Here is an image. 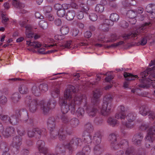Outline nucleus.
<instances>
[{
	"label": "nucleus",
	"mask_w": 155,
	"mask_h": 155,
	"mask_svg": "<svg viewBox=\"0 0 155 155\" xmlns=\"http://www.w3.org/2000/svg\"><path fill=\"white\" fill-rule=\"evenodd\" d=\"M59 103L61 107V111L63 114L67 113L69 110L74 114L75 112L76 105L82 104L84 106L87 105V97L81 94L76 95L74 98L71 97L70 100H65L63 97L59 98Z\"/></svg>",
	"instance_id": "obj_1"
},
{
	"label": "nucleus",
	"mask_w": 155,
	"mask_h": 155,
	"mask_svg": "<svg viewBox=\"0 0 155 155\" xmlns=\"http://www.w3.org/2000/svg\"><path fill=\"white\" fill-rule=\"evenodd\" d=\"M149 65L150 66H153L152 68L147 69L140 74V75L142 78L140 80L142 83L139 85V87H140L147 88L149 87V85L151 80L150 78H146L145 77L149 74L150 71L155 69V61H151V62L149 64Z\"/></svg>",
	"instance_id": "obj_2"
},
{
	"label": "nucleus",
	"mask_w": 155,
	"mask_h": 155,
	"mask_svg": "<svg viewBox=\"0 0 155 155\" xmlns=\"http://www.w3.org/2000/svg\"><path fill=\"white\" fill-rule=\"evenodd\" d=\"M113 99V97L110 94H107L104 96L101 110V113L102 115L107 116L110 114L111 112V102Z\"/></svg>",
	"instance_id": "obj_3"
},
{
	"label": "nucleus",
	"mask_w": 155,
	"mask_h": 155,
	"mask_svg": "<svg viewBox=\"0 0 155 155\" xmlns=\"http://www.w3.org/2000/svg\"><path fill=\"white\" fill-rule=\"evenodd\" d=\"M151 25L150 22H145L138 28L135 31L124 34L122 35V37L125 41L129 39L131 40L137 36L140 33L145 31L146 29L150 27Z\"/></svg>",
	"instance_id": "obj_4"
},
{
	"label": "nucleus",
	"mask_w": 155,
	"mask_h": 155,
	"mask_svg": "<svg viewBox=\"0 0 155 155\" xmlns=\"http://www.w3.org/2000/svg\"><path fill=\"white\" fill-rule=\"evenodd\" d=\"M56 104V101L53 98L50 99L47 103L45 102L43 100L39 102L40 109L44 114L48 113L50 109L54 108Z\"/></svg>",
	"instance_id": "obj_5"
},
{
	"label": "nucleus",
	"mask_w": 155,
	"mask_h": 155,
	"mask_svg": "<svg viewBox=\"0 0 155 155\" xmlns=\"http://www.w3.org/2000/svg\"><path fill=\"white\" fill-rule=\"evenodd\" d=\"M22 143V137L19 136H17L13 138L12 143L11 145L12 152L15 154L18 153L20 146Z\"/></svg>",
	"instance_id": "obj_6"
},
{
	"label": "nucleus",
	"mask_w": 155,
	"mask_h": 155,
	"mask_svg": "<svg viewBox=\"0 0 155 155\" xmlns=\"http://www.w3.org/2000/svg\"><path fill=\"white\" fill-rule=\"evenodd\" d=\"M25 102L29 107L30 110L32 113L35 112L37 109L38 105L40 106L39 103H38L37 100L32 99L30 96H27L25 97Z\"/></svg>",
	"instance_id": "obj_7"
},
{
	"label": "nucleus",
	"mask_w": 155,
	"mask_h": 155,
	"mask_svg": "<svg viewBox=\"0 0 155 155\" xmlns=\"http://www.w3.org/2000/svg\"><path fill=\"white\" fill-rule=\"evenodd\" d=\"M82 144V142L80 138L74 137L71 140L69 143L66 144L65 147L68 148L70 152H72L74 150V147L80 146Z\"/></svg>",
	"instance_id": "obj_8"
},
{
	"label": "nucleus",
	"mask_w": 155,
	"mask_h": 155,
	"mask_svg": "<svg viewBox=\"0 0 155 155\" xmlns=\"http://www.w3.org/2000/svg\"><path fill=\"white\" fill-rule=\"evenodd\" d=\"M79 124V121L76 118H73L70 119L68 124L65 126V130L68 134L70 135L72 131L73 128L76 127Z\"/></svg>",
	"instance_id": "obj_9"
},
{
	"label": "nucleus",
	"mask_w": 155,
	"mask_h": 155,
	"mask_svg": "<svg viewBox=\"0 0 155 155\" xmlns=\"http://www.w3.org/2000/svg\"><path fill=\"white\" fill-rule=\"evenodd\" d=\"M46 133V130L45 128H35L31 131H28V134L29 137H35L37 139H40L41 135H45Z\"/></svg>",
	"instance_id": "obj_10"
},
{
	"label": "nucleus",
	"mask_w": 155,
	"mask_h": 155,
	"mask_svg": "<svg viewBox=\"0 0 155 155\" xmlns=\"http://www.w3.org/2000/svg\"><path fill=\"white\" fill-rule=\"evenodd\" d=\"M119 144L120 147L126 149L125 155H135V149L133 147H129L128 142L126 140H121Z\"/></svg>",
	"instance_id": "obj_11"
},
{
	"label": "nucleus",
	"mask_w": 155,
	"mask_h": 155,
	"mask_svg": "<svg viewBox=\"0 0 155 155\" xmlns=\"http://www.w3.org/2000/svg\"><path fill=\"white\" fill-rule=\"evenodd\" d=\"M139 113L143 116H145L149 114V117L151 120H153L155 117L154 113L153 111H151L147 105H143L140 107Z\"/></svg>",
	"instance_id": "obj_12"
},
{
	"label": "nucleus",
	"mask_w": 155,
	"mask_h": 155,
	"mask_svg": "<svg viewBox=\"0 0 155 155\" xmlns=\"http://www.w3.org/2000/svg\"><path fill=\"white\" fill-rule=\"evenodd\" d=\"M76 91V89L72 85H69L68 88L64 91L63 98L65 100H70L72 96L71 92L75 93Z\"/></svg>",
	"instance_id": "obj_13"
},
{
	"label": "nucleus",
	"mask_w": 155,
	"mask_h": 155,
	"mask_svg": "<svg viewBox=\"0 0 155 155\" xmlns=\"http://www.w3.org/2000/svg\"><path fill=\"white\" fill-rule=\"evenodd\" d=\"M33 36L35 41H32L31 40H29V41L27 40L26 44L28 46H33L34 48H38L41 47V44L38 41H36L35 40L39 38L40 36L37 35H35Z\"/></svg>",
	"instance_id": "obj_14"
},
{
	"label": "nucleus",
	"mask_w": 155,
	"mask_h": 155,
	"mask_svg": "<svg viewBox=\"0 0 155 155\" xmlns=\"http://www.w3.org/2000/svg\"><path fill=\"white\" fill-rule=\"evenodd\" d=\"M143 137V134L140 132L136 134L132 139L133 143L136 145H140Z\"/></svg>",
	"instance_id": "obj_15"
},
{
	"label": "nucleus",
	"mask_w": 155,
	"mask_h": 155,
	"mask_svg": "<svg viewBox=\"0 0 155 155\" xmlns=\"http://www.w3.org/2000/svg\"><path fill=\"white\" fill-rule=\"evenodd\" d=\"M36 145L38 150L41 152L42 153H45L48 150V148L45 146V142L42 140H38L37 141Z\"/></svg>",
	"instance_id": "obj_16"
},
{
	"label": "nucleus",
	"mask_w": 155,
	"mask_h": 155,
	"mask_svg": "<svg viewBox=\"0 0 155 155\" xmlns=\"http://www.w3.org/2000/svg\"><path fill=\"white\" fill-rule=\"evenodd\" d=\"M118 110L119 112L116 114L115 118L124 120L126 118V115L124 113L125 110L124 107L123 106H120L118 107Z\"/></svg>",
	"instance_id": "obj_17"
},
{
	"label": "nucleus",
	"mask_w": 155,
	"mask_h": 155,
	"mask_svg": "<svg viewBox=\"0 0 155 155\" xmlns=\"http://www.w3.org/2000/svg\"><path fill=\"white\" fill-rule=\"evenodd\" d=\"M93 95L92 101L94 105H97L98 102V99L102 94L101 90L100 89H97L93 91Z\"/></svg>",
	"instance_id": "obj_18"
},
{
	"label": "nucleus",
	"mask_w": 155,
	"mask_h": 155,
	"mask_svg": "<svg viewBox=\"0 0 155 155\" xmlns=\"http://www.w3.org/2000/svg\"><path fill=\"white\" fill-rule=\"evenodd\" d=\"M15 114L18 118L21 117L24 120L28 118V112L25 109L17 110L15 111Z\"/></svg>",
	"instance_id": "obj_19"
},
{
	"label": "nucleus",
	"mask_w": 155,
	"mask_h": 155,
	"mask_svg": "<svg viewBox=\"0 0 155 155\" xmlns=\"http://www.w3.org/2000/svg\"><path fill=\"white\" fill-rule=\"evenodd\" d=\"M147 12L149 13V15L152 18H155V5L150 4L147 5L146 8Z\"/></svg>",
	"instance_id": "obj_20"
},
{
	"label": "nucleus",
	"mask_w": 155,
	"mask_h": 155,
	"mask_svg": "<svg viewBox=\"0 0 155 155\" xmlns=\"http://www.w3.org/2000/svg\"><path fill=\"white\" fill-rule=\"evenodd\" d=\"M15 129L13 127H8L2 133L3 135L5 137H8L11 136H13L15 134Z\"/></svg>",
	"instance_id": "obj_21"
},
{
	"label": "nucleus",
	"mask_w": 155,
	"mask_h": 155,
	"mask_svg": "<svg viewBox=\"0 0 155 155\" xmlns=\"http://www.w3.org/2000/svg\"><path fill=\"white\" fill-rule=\"evenodd\" d=\"M86 112L90 117H94L97 112V109L95 107L93 106H88L86 109Z\"/></svg>",
	"instance_id": "obj_22"
},
{
	"label": "nucleus",
	"mask_w": 155,
	"mask_h": 155,
	"mask_svg": "<svg viewBox=\"0 0 155 155\" xmlns=\"http://www.w3.org/2000/svg\"><path fill=\"white\" fill-rule=\"evenodd\" d=\"M66 144L64 145L62 143H58L56 146L55 148V150L56 153L58 154H61L64 155L65 152V149H68L66 147Z\"/></svg>",
	"instance_id": "obj_23"
},
{
	"label": "nucleus",
	"mask_w": 155,
	"mask_h": 155,
	"mask_svg": "<svg viewBox=\"0 0 155 155\" xmlns=\"http://www.w3.org/2000/svg\"><path fill=\"white\" fill-rule=\"evenodd\" d=\"M56 120L54 117H50L48 119L47 122L48 129H54L56 127Z\"/></svg>",
	"instance_id": "obj_24"
},
{
	"label": "nucleus",
	"mask_w": 155,
	"mask_h": 155,
	"mask_svg": "<svg viewBox=\"0 0 155 155\" xmlns=\"http://www.w3.org/2000/svg\"><path fill=\"white\" fill-rule=\"evenodd\" d=\"M103 75L106 76L108 75V76L105 78V81L107 82H109L114 78L113 76L111 74L110 72H107L105 74H104L103 73H100L97 74V78L96 79L97 80V81H99L100 80L101 78V75Z\"/></svg>",
	"instance_id": "obj_25"
},
{
	"label": "nucleus",
	"mask_w": 155,
	"mask_h": 155,
	"mask_svg": "<svg viewBox=\"0 0 155 155\" xmlns=\"http://www.w3.org/2000/svg\"><path fill=\"white\" fill-rule=\"evenodd\" d=\"M102 136L100 131L96 132L93 136V140L95 142L96 144H100L101 142Z\"/></svg>",
	"instance_id": "obj_26"
},
{
	"label": "nucleus",
	"mask_w": 155,
	"mask_h": 155,
	"mask_svg": "<svg viewBox=\"0 0 155 155\" xmlns=\"http://www.w3.org/2000/svg\"><path fill=\"white\" fill-rule=\"evenodd\" d=\"M93 151L95 155H100L103 153V150L100 144H96L94 148Z\"/></svg>",
	"instance_id": "obj_27"
},
{
	"label": "nucleus",
	"mask_w": 155,
	"mask_h": 155,
	"mask_svg": "<svg viewBox=\"0 0 155 155\" xmlns=\"http://www.w3.org/2000/svg\"><path fill=\"white\" fill-rule=\"evenodd\" d=\"M21 97L19 93L18 92L14 93L11 96V97L12 102L16 104L18 103L21 99Z\"/></svg>",
	"instance_id": "obj_28"
},
{
	"label": "nucleus",
	"mask_w": 155,
	"mask_h": 155,
	"mask_svg": "<svg viewBox=\"0 0 155 155\" xmlns=\"http://www.w3.org/2000/svg\"><path fill=\"white\" fill-rule=\"evenodd\" d=\"M67 133L65 130V128H63V127H61L59 130V138L60 140H64L66 138V135L65 134Z\"/></svg>",
	"instance_id": "obj_29"
},
{
	"label": "nucleus",
	"mask_w": 155,
	"mask_h": 155,
	"mask_svg": "<svg viewBox=\"0 0 155 155\" xmlns=\"http://www.w3.org/2000/svg\"><path fill=\"white\" fill-rule=\"evenodd\" d=\"M76 15L75 11L74 10H69L66 13V17L68 21L72 20Z\"/></svg>",
	"instance_id": "obj_30"
},
{
	"label": "nucleus",
	"mask_w": 155,
	"mask_h": 155,
	"mask_svg": "<svg viewBox=\"0 0 155 155\" xmlns=\"http://www.w3.org/2000/svg\"><path fill=\"white\" fill-rule=\"evenodd\" d=\"M84 141L88 144H90L92 142V137L89 133H84L82 136Z\"/></svg>",
	"instance_id": "obj_31"
},
{
	"label": "nucleus",
	"mask_w": 155,
	"mask_h": 155,
	"mask_svg": "<svg viewBox=\"0 0 155 155\" xmlns=\"http://www.w3.org/2000/svg\"><path fill=\"white\" fill-rule=\"evenodd\" d=\"M124 77L127 81H130L134 80L137 77V75H134L131 73L124 72L123 74Z\"/></svg>",
	"instance_id": "obj_32"
},
{
	"label": "nucleus",
	"mask_w": 155,
	"mask_h": 155,
	"mask_svg": "<svg viewBox=\"0 0 155 155\" xmlns=\"http://www.w3.org/2000/svg\"><path fill=\"white\" fill-rule=\"evenodd\" d=\"M136 115L134 113L130 112L126 116L128 121L133 122L136 119Z\"/></svg>",
	"instance_id": "obj_33"
},
{
	"label": "nucleus",
	"mask_w": 155,
	"mask_h": 155,
	"mask_svg": "<svg viewBox=\"0 0 155 155\" xmlns=\"http://www.w3.org/2000/svg\"><path fill=\"white\" fill-rule=\"evenodd\" d=\"M13 5L18 9H22L25 7V5L21 2L18 0H13L12 3Z\"/></svg>",
	"instance_id": "obj_34"
},
{
	"label": "nucleus",
	"mask_w": 155,
	"mask_h": 155,
	"mask_svg": "<svg viewBox=\"0 0 155 155\" xmlns=\"http://www.w3.org/2000/svg\"><path fill=\"white\" fill-rule=\"evenodd\" d=\"M110 21L109 19H106L102 25V29L104 31H108V26H111L113 24H111L110 23Z\"/></svg>",
	"instance_id": "obj_35"
},
{
	"label": "nucleus",
	"mask_w": 155,
	"mask_h": 155,
	"mask_svg": "<svg viewBox=\"0 0 155 155\" xmlns=\"http://www.w3.org/2000/svg\"><path fill=\"white\" fill-rule=\"evenodd\" d=\"M79 2L81 3L79 6L81 11L84 12V13H87V11L89 9V8L87 5L82 2V0H80Z\"/></svg>",
	"instance_id": "obj_36"
},
{
	"label": "nucleus",
	"mask_w": 155,
	"mask_h": 155,
	"mask_svg": "<svg viewBox=\"0 0 155 155\" xmlns=\"http://www.w3.org/2000/svg\"><path fill=\"white\" fill-rule=\"evenodd\" d=\"M49 130L50 131V136L51 138L54 139L58 135L59 131L57 130L55 128L54 129Z\"/></svg>",
	"instance_id": "obj_37"
},
{
	"label": "nucleus",
	"mask_w": 155,
	"mask_h": 155,
	"mask_svg": "<svg viewBox=\"0 0 155 155\" xmlns=\"http://www.w3.org/2000/svg\"><path fill=\"white\" fill-rule=\"evenodd\" d=\"M84 110L83 108H79L74 114H75L78 117L82 118L84 115Z\"/></svg>",
	"instance_id": "obj_38"
},
{
	"label": "nucleus",
	"mask_w": 155,
	"mask_h": 155,
	"mask_svg": "<svg viewBox=\"0 0 155 155\" xmlns=\"http://www.w3.org/2000/svg\"><path fill=\"white\" fill-rule=\"evenodd\" d=\"M61 120L63 123L65 124L64 125H62L61 127L62 126L63 128H64V126L67 124H68L70 120V119L68 117L65 115H62L61 116Z\"/></svg>",
	"instance_id": "obj_39"
},
{
	"label": "nucleus",
	"mask_w": 155,
	"mask_h": 155,
	"mask_svg": "<svg viewBox=\"0 0 155 155\" xmlns=\"http://www.w3.org/2000/svg\"><path fill=\"white\" fill-rule=\"evenodd\" d=\"M32 93L35 96H38L40 94L41 91L39 86L38 87L36 85L33 86L31 88Z\"/></svg>",
	"instance_id": "obj_40"
},
{
	"label": "nucleus",
	"mask_w": 155,
	"mask_h": 155,
	"mask_svg": "<svg viewBox=\"0 0 155 155\" xmlns=\"http://www.w3.org/2000/svg\"><path fill=\"white\" fill-rule=\"evenodd\" d=\"M0 150L3 152L9 151V149L6 143L4 142H2L0 144Z\"/></svg>",
	"instance_id": "obj_41"
},
{
	"label": "nucleus",
	"mask_w": 155,
	"mask_h": 155,
	"mask_svg": "<svg viewBox=\"0 0 155 155\" xmlns=\"http://www.w3.org/2000/svg\"><path fill=\"white\" fill-rule=\"evenodd\" d=\"M117 135L115 133L110 134L108 137V140L111 144L115 143L117 141Z\"/></svg>",
	"instance_id": "obj_42"
},
{
	"label": "nucleus",
	"mask_w": 155,
	"mask_h": 155,
	"mask_svg": "<svg viewBox=\"0 0 155 155\" xmlns=\"http://www.w3.org/2000/svg\"><path fill=\"white\" fill-rule=\"evenodd\" d=\"M19 91L21 94H26L28 92V88L26 85L24 84L21 85L19 87Z\"/></svg>",
	"instance_id": "obj_43"
},
{
	"label": "nucleus",
	"mask_w": 155,
	"mask_h": 155,
	"mask_svg": "<svg viewBox=\"0 0 155 155\" xmlns=\"http://www.w3.org/2000/svg\"><path fill=\"white\" fill-rule=\"evenodd\" d=\"M119 15L116 13H113L110 15V18L111 22H117L119 19Z\"/></svg>",
	"instance_id": "obj_44"
},
{
	"label": "nucleus",
	"mask_w": 155,
	"mask_h": 155,
	"mask_svg": "<svg viewBox=\"0 0 155 155\" xmlns=\"http://www.w3.org/2000/svg\"><path fill=\"white\" fill-rule=\"evenodd\" d=\"M0 119L3 123L8 124L9 122L10 117L7 115L2 114L0 116Z\"/></svg>",
	"instance_id": "obj_45"
},
{
	"label": "nucleus",
	"mask_w": 155,
	"mask_h": 155,
	"mask_svg": "<svg viewBox=\"0 0 155 155\" xmlns=\"http://www.w3.org/2000/svg\"><path fill=\"white\" fill-rule=\"evenodd\" d=\"M108 5L111 8L114 10H117L119 8L118 5L116 2L115 0L112 2H109Z\"/></svg>",
	"instance_id": "obj_46"
},
{
	"label": "nucleus",
	"mask_w": 155,
	"mask_h": 155,
	"mask_svg": "<svg viewBox=\"0 0 155 155\" xmlns=\"http://www.w3.org/2000/svg\"><path fill=\"white\" fill-rule=\"evenodd\" d=\"M127 16L130 18H135L137 16V13L134 10H129L127 12Z\"/></svg>",
	"instance_id": "obj_47"
},
{
	"label": "nucleus",
	"mask_w": 155,
	"mask_h": 155,
	"mask_svg": "<svg viewBox=\"0 0 155 155\" xmlns=\"http://www.w3.org/2000/svg\"><path fill=\"white\" fill-rule=\"evenodd\" d=\"M18 123V121L16 117L14 115H12L10 117L9 122L13 125L17 124Z\"/></svg>",
	"instance_id": "obj_48"
},
{
	"label": "nucleus",
	"mask_w": 155,
	"mask_h": 155,
	"mask_svg": "<svg viewBox=\"0 0 155 155\" xmlns=\"http://www.w3.org/2000/svg\"><path fill=\"white\" fill-rule=\"evenodd\" d=\"M60 31L63 35H66L69 32V28L68 26L64 25L60 28Z\"/></svg>",
	"instance_id": "obj_49"
},
{
	"label": "nucleus",
	"mask_w": 155,
	"mask_h": 155,
	"mask_svg": "<svg viewBox=\"0 0 155 155\" xmlns=\"http://www.w3.org/2000/svg\"><path fill=\"white\" fill-rule=\"evenodd\" d=\"M85 128L86 130L88 133H91L93 132L94 130L93 126L90 123H87L85 126Z\"/></svg>",
	"instance_id": "obj_50"
},
{
	"label": "nucleus",
	"mask_w": 155,
	"mask_h": 155,
	"mask_svg": "<svg viewBox=\"0 0 155 155\" xmlns=\"http://www.w3.org/2000/svg\"><path fill=\"white\" fill-rule=\"evenodd\" d=\"M60 94V91L58 88H56L51 92L52 97L53 98L58 97Z\"/></svg>",
	"instance_id": "obj_51"
},
{
	"label": "nucleus",
	"mask_w": 155,
	"mask_h": 155,
	"mask_svg": "<svg viewBox=\"0 0 155 155\" xmlns=\"http://www.w3.org/2000/svg\"><path fill=\"white\" fill-rule=\"evenodd\" d=\"M147 134L148 135L152 136L155 134V121L153 123V126L151 127L148 129Z\"/></svg>",
	"instance_id": "obj_52"
},
{
	"label": "nucleus",
	"mask_w": 155,
	"mask_h": 155,
	"mask_svg": "<svg viewBox=\"0 0 155 155\" xmlns=\"http://www.w3.org/2000/svg\"><path fill=\"white\" fill-rule=\"evenodd\" d=\"M133 2L132 0H125L122 2V5L125 8L129 7L133 5Z\"/></svg>",
	"instance_id": "obj_53"
},
{
	"label": "nucleus",
	"mask_w": 155,
	"mask_h": 155,
	"mask_svg": "<svg viewBox=\"0 0 155 155\" xmlns=\"http://www.w3.org/2000/svg\"><path fill=\"white\" fill-rule=\"evenodd\" d=\"M148 38V36L146 35L144 37H142L139 42V45L142 46L145 45L147 43V39ZM137 45H139V44L137 43Z\"/></svg>",
	"instance_id": "obj_54"
},
{
	"label": "nucleus",
	"mask_w": 155,
	"mask_h": 155,
	"mask_svg": "<svg viewBox=\"0 0 155 155\" xmlns=\"http://www.w3.org/2000/svg\"><path fill=\"white\" fill-rule=\"evenodd\" d=\"M39 86L40 89L42 92H46L48 90V85L45 83L40 84Z\"/></svg>",
	"instance_id": "obj_55"
},
{
	"label": "nucleus",
	"mask_w": 155,
	"mask_h": 155,
	"mask_svg": "<svg viewBox=\"0 0 155 155\" xmlns=\"http://www.w3.org/2000/svg\"><path fill=\"white\" fill-rule=\"evenodd\" d=\"M108 123L110 125L114 127L115 125L117 124L118 122L117 120L113 118L110 117L107 120Z\"/></svg>",
	"instance_id": "obj_56"
},
{
	"label": "nucleus",
	"mask_w": 155,
	"mask_h": 155,
	"mask_svg": "<svg viewBox=\"0 0 155 155\" xmlns=\"http://www.w3.org/2000/svg\"><path fill=\"white\" fill-rule=\"evenodd\" d=\"M17 130L18 133L21 137L25 134V130L22 127L18 126L17 128Z\"/></svg>",
	"instance_id": "obj_57"
},
{
	"label": "nucleus",
	"mask_w": 155,
	"mask_h": 155,
	"mask_svg": "<svg viewBox=\"0 0 155 155\" xmlns=\"http://www.w3.org/2000/svg\"><path fill=\"white\" fill-rule=\"evenodd\" d=\"M104 7L103 5L100 4L97 5L95 8V11L98 13H101L104 11Z\"/></svg>",
	"instance_id": "obj_58"
},
{
	"label": "nucleus",
	"mask_w": 155,
	"mask_h": 155,
	"mask_svg": "<svg viewBox=\"0 0 155 155\" xmlns=\"http://www.w3.org/2000/svg\"><path fill=\"white\" fill-rule=\"evenodd\" d=\"M83 152L87 154L89 153L91 151V147L89 145H86L84 146L82 149Z\"/></svg>",
	"instance_id": "obj_59"
},
{
	"label": "nucleus",
	"mask_w": 155,
	"mask_h": 155,
	"mask_svg": "<svg viewBox=\"0 0 155 155\" xmlns=\"http://www.w3.org/2000/svg\"><path fill=\"white\" fill-rule=\"evenodd\" d=\"M118 39V38L116 34H112L111 35L110 39L107 40V42L115 41Z\"/></svg>",
	"instance_id": "obj_60"
},
{
	"label": "nucleus",
	"mask_w": 155,
	"mask_h": 155,
	"mask_svg": "<svg viewBox=\"0 0 155 155\" xmlns=\"http://www.w3.org/2000/svg\"><path fill=\"white\" fill-rule=\"evenodd\" d=\"M40 26L42 29H46L48 26L47 22L44 20H41L39 23Z\"/></svg>",
	"instance_id": "obj_61"
},
{
	"label": "nucleus",
	"mask_w": 155,
	"mask_h": 155,
	"mask_svg": "<svg viewBox=\"0 0 155 155\" xmlns=\"http://www.w3.org/2000/svg\"><path fill=\"white\" fill-rule=\"evenodd\" d=\"M65 11L64 8L61 9L57 11V14L58 16L60 17H63L65 15Z\"/></svg>",
	"instance_id": "obj_62"
},
{
	"label": "nucleus",
	"mask_w": 155,
	"mask_h": 155,
	"mask_svg": "<svg viewBox=\"0 0 155 155\" xmlns=\"http://www.w3.org/2000/svg\"><path fill=\"white\" fill-rule=\"evenodd\" d=\"M71 2L70 5H68L69 7L75 9H78V5L75 2H76L75 0H71Z\"/></svg>",
	"instance_id": "obj_63"
},
{
	"label": "nucleus",
	"mask_w": 155,
	"mask_h": 155,
	"mask_svg": "<svg viewBox=\"0 0 155 155\" xmlns=\"http://www.w3.org/2000/svg\"><path fill=\"white\" fill-rule=\"evenodd\" d=\"M72 42V41L71 40L67 41L64 44L62 45V46L64 48H71Z\"/></svg>",
	"instance_id": "obj_64"
}]
</instances>
